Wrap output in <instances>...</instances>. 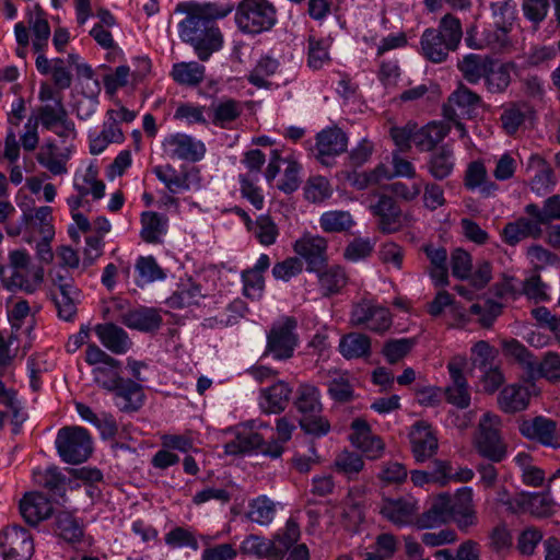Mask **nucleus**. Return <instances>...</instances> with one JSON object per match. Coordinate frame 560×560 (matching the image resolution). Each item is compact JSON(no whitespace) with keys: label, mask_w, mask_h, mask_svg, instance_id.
Returning <instances> with one entry per match:
<instances>
[{"label":"nucleus","mask_w":560,"mask_h":560,"mask_svg":"<svg viewBox=\"0 0 560 560\" xmlns=\"http://www.w3.org/2000/svg\"><path fill=\"white\" fill-rule=\"evenodd\" d=\"M187 16L179 24L180 37L191 43L199 59L207 60L209 56L221 48L222 35L218 27L211 24L189 3Z\"/></svg>","instance_id":"1"},{"label":"nucleus","mask_w":560,"mask_h":560,"mask_svg":"<svg viewBox=\"0 0 560 560\" xmlns=\"http://www.w3.org/2000/svg\"><path fill=\"white\" fill-rule=\"evenodd\" d=\"M277 10L268 0H242L235 12V23L244 34L257 35L272 28Z\"/></svg>","instance_id":"2"},{"label":"nucleus","mask_w":560,"mask_h":560,"mask_svg":"<svg viewBox=\"0 0 560 560\" xmlns=\"http://www.w3.org/2000/svg\"><path fill=\"white\" fill-rule=\"evenodd\" d=\"M500 427L501 418L486 412L479 420L472 441L477 453L492 463H500L506 456V445L500 435Z\"/></svg>","instance_id":"3"},{"label":"nucleus","mask_w":560,"mask_h":560,"mask_svg":"<svg viewBox=\"0 0 560 560\" xmlns=\"http://www.w3.org/2000/svg\"><path fill=\"white\" fill-rule=\"evenodd\" d=\"M56 447L61 459L68 464L85 462L92 453L89 432L81 427H65L58 431Z\"/></svg>","instance_id":"4"},{"label":"nucleus","mask_w":560,"mask_h":560,"mask_svg":"<svg viewBox=\"0 0 560 560\" xmlns=\"http://www.w3.org/2000/svg\"><path fill=\"white\" fill-rule=\"evenodd\" d=\"M349 323L353 327H365L375 332H384L392 325L390 313L371 299L363 298L352 304Z\"/></svg>","instance_id":"5"},{"label":"nucleus","mask_w":560,"mask_h":560,"mask_svg":"<svg viewBox=\"0 0 560 560\" xmlns=\"http://www.w3.org/2000/svg\"><path fill=\"white\" fill-rule=\"evenodd\" d=\"M295 328L296 322L291 317L273 324L267 335L265 353L271 354L276 360L290 359L299 340Z\"/></svg>","instance_id":"6"},{"label":"nucleus","mask_w":560,"mask_h":560,"mask_svg":"<svg viewBox=\"0 0 560 560\" xmlns=\"http://www.w3.org/2000/svg\"><path fill=\"white\" fill-rule=\"evenodd\" d=\"M0 552L4 560H30L34 553V544L28 530L19 525L2 530Z\"/></svg>","instance_id":"7"},{"label":"nucleus","mask_w":560,"mask_h":560,"mask_svg":"<svg viewBox=\"0 0 560 560\" xmlns=\"http://www.w3.org/2000/svg\"><path fill=\"white\" fill-rule=\"evenodd\" d=\"M482 107L481 97L460 84L448 97L444 114L448 119L475 118Z\"/></svg>","instance_id":"8"},{"label":"nucleus","mask_w":560,"mask_h":560,"mask_svg":"<svg viewBox=\"0 0 560 560\" xmlns=\"http://www.w3.org/2000/svg\"><path fill=\"white\" fill-rule=\"evenodd\" d=\"M162 147L164 153L173 160L198 162L206 153L205 144L186 133H174L167 136Z\"/></svg>","instance_id":"9"},{"label":"nucleus","mask_w":560,"mask_h":560,"mask_svg":"<svg viewBox=\"0 0 560 560\" xmlns=\"http://www.w3.org/2000/svg\"><path fill=\"white\" fill-rule=\"evenodd\" d=\"M520 432L523 436L534 440L544 446L560 447V431L556 421L541 416L520 423Z\"/></svg>","instance_id":"10"},{"label":"nucleus","mask_w":560,"mask_h":560,"mask_svg":"<svg viewBox=\"0 0 560 560\" xmlns=\"http://www.w3.org/2000/svg\"><path fill=\"white\" fill-rule=\"evenodd\" d=\"M466 364L465 357H455L447 364L452 385L445 389L446 400L462 409L467 408L470 404L468 383L463 374Z\"/></svg>","instance_id":"11"},{"label":"nucleus","mask_w":560,"mask_h":560,"mask_svg":"<svg viewBox=\"0 0 560 560\" xmlns=\"http://www.w3.org/2000/svg\"><path fill=\"white\" fill-rule=\"evenodd\" d=\"M348 138L338 127H329L316 136V158L326 166L331 165L335 156L347 150Z\"/></svg>","instance_id":"12"},{"label":"nucleus","mask_w":560,"mask_h":560,"mask_svg":"<svg viewBox=\"0 0 560 560\" xmlns=\"http://www.w3.org/2000/svg\"><path fill=\"white\" fill-rule=\"evenodd\" d=\"M295 253L306 261V270L318 271L327 262V241L322 236L306 234L294 244Z\"/></svg>","instance_id":"13"},{"label":"nucleus","mask_w":560,"mask_h":560,"mask_svg":"<svg viewBox=\"0 0 560 560\" xmlns=\"http://www.w3.org/2000/svg\"><path fill=\"white\" fill-rule=\"evenodd\" d=\"M270 430L268 423L260 420H249L243 424V430L240 431L236 438L224 445L226 454L237 455L261 447L264 445V435L257 430Z\"/></svg>","instance_id":"14"},{"label":"nucleus","mask_w":560,"mask_h":560,"mask_svg":"<svg viewBox=\"0 0 560 560\" xmlns=\"http://www.w3.org/2000/svg\"><path fill=\"white\" fill-rule=\"evenodd\" d=\"M411 451L418 463L430 459L438 451V439L431 425L423 420L417 421L409 432Z\"/></svg>","instance_id":"15"},{"label":"nucleus","mask_w":560,"mask_h":560,"mask_svg":"<svg viewBox=\"0 0 560 560\" xmlns=\"http://www.w3.org/2000/svg\"><path fill=\"white\" fill-rule=\"evenodd\" d=\"M153 173L172 194L179 190H189L191 187L199 188L200 186L199 171L195 167L184 170L182 175H178L172 165H159L153 168Z\"/></svg>","instance_id":"16"},{"label":"nucleus","mask_w":560,"mask_h":560,"mask_svg":"<svg viewBox=\"0 0 560 560\" xmlns=\"http://www.w3.org/2000/svg\"><path fill=\"white\" fill-rule=\"evenodd\" d=\"M451 521L455 522L463 532L478 523L477 513L472 502V491L470 488H463L452 497Z\"/></svg>","instance_id":"17"},{"label":"nucleus","mask_w":560,"mask_h":560,"mask_svg":"<svg viewBox=\"0 0 560 560\" xmlns=\"http://www.w3.org/2000/svg\"><path fill=\"white\" fill-rule=\"evenodd\" d=\"M413 498L384 499L380 513L395 525L410 524L418 512Z\"/></svg>","instance_id":"18"},{"label":"nucleus","mask_w":560,"mask_h":560,"mask_svg":"<svg viewBox=\"0 0 560 560\" xmlns=\"http://www.w3.org/2000/svg\"><path fill=\"white\" fill-rule=\"evenodd\" d=\"M372 213L378 218V229L381 232L390 234L401 228V210L395 200L386 195H382L375 205L371 206Z\"/></svg>","instance_id":"19"},{"label":"nucleus","mask_w":560,"mask_h":560,"mask_svg":"<svg viewBox=\"0 0 560 560\" xmlns=\"http://www.w3.org/2000/svg\"><path fill=\"white\" fill-rule=\"evenodd\" d=\"M20 512L26 523L37 525L52 513V504L40 492L26 493L20 502Z\"/></svg>","instance_id":"20"},{"label":"nucleus","mask_w":560,"mask_h":560,"mask_svg":"<svg viewBox=\"0 0 560 560\" xmlns=\"http://www.w3.org/2000/svg\"><path fill=\"white\" fill-rule=\"evenodd\" d=\"M118 318L128 328L145 332L159 329L162 324L158 311L144 306L121 312Z\"/></svg>","instance_id":"21"},{"label":"nucleus","mask_w":560,"mask_h":560,"mask_svg":"<svg viewBox=\"0 0 560 560\" xmlns=\"http://www.w3.org/2000/svg\"><path fill=\"white\" fill-rule=\"evenodd\" d=\"M70 155V148L67 147L62 152L57 153L56 142L54 140H48L40 147L36 154V160L39 165L48 170L52 175H62L68 172L67 162L69 161Z\"/></svg>","instance_id":"22"},{"label":"nucleus","mask_w":560,"mask_h":560,"mask_svg":"<svg viewBox=\"0 0 560 560\" xmlns=\"http://www.w3.org/2000/svg\"><path fill=\"white\" fill-rule=\"evenodd\" d=\"M534 385L512 384L505 386L498 396V405L503 412L515 413L527 408Z\"/></svg>","instance_id":"23"},{"label":"nucleus","mask_w":560,"mask_h":560,"mask_svg":"<svg viewBox=\"0 0 560 560\" xmlns=\"http://www.w3.org/2000/svg\"><path fill=\"white\" fill-rule=\"evenodd\" d=\"M292 394V388L288 383L278 381L273 385L261 389L260 407L266 413L282 412Z\"/></svg>","instance_id":"24"},{"label":"nucleus","mask_w":560,"mask_h":560,"mask_svg":"<svg viewBox=\"0 0 560 560\" xmlns=\"http://www.w3.org/2000/svg\"><path fill=\"white\" fill-rule=\"evenodd\" d=\"M541 234V226L536 219L521 218L508 223L501 235L506 244L514 246L527 237L538 238Z\"/></svg>","instance_id":"25"},{"label":"nucleus","mask_w":560,"mask_h":560,"mask_svg":"<svg viewBox=\"0 0 560 560\" xmlns=\"http://www.w3.org/2000/svg\"><path fill=\"white\" fill-rule=\"evenodd\" d=\"M452 497L441 493L432 499L429 509L418 518L420 527L430 528L451 521Z\"/></svg>","instance_id":"26"},{"label":"nucleus","mask_w":560,"mask_h":560,"mask_svg":"<svg viewBox=\"0 0 560 560\" xmlns=\"http://www.w3.org/2000/svg\"><path fill=\"white\" fill-rule=\"evenodd\" d=\"M95 332L103 346L113 353H126L131 346V341L127 332L121 327L113 323L97 325L95 327Z\"/></svg>","instance_id":"27"},{"label":"nucleus","mask_w":560,"mask_h":560,"mask_svg":"<svg viewBox=\"0 0 560 560\" xmlns=\"http://www.w3.org/2000/svg\"><path fill=\"white\" fill-rule=\"evenodd\" d=\"M314 272L317 275L322 294L326 298L340 293L348 283V275L339 265L329 267L326 265L323 269Z\"/></svg>","instance_id":"28"},{"label":"nucleus","mask_w":560,"mask_h":560,"mask_svg":"<svg viewBox=\"0 0 560 560\" xmlns=\"http://www.w3.org/2000/svg\"><path fill=\"white\" fill-rule=\"evenodd\" d=\"M124 139V133L118 124H116L114 110L109 109L107 112V120L104 122L102 131L90 139V152L92 154H100L105 151L108 144L121 143Z\"/></svg>","instance_id":"29"},{"label":"nucleus","mask_w":560,"mask_h":560,"mask_svg":"<svg viewBox=\"0 0 560 560\" xmlns=\"http://www.w3.org/2000/svg\"><path fill=\"white\" fill-rule=\"evenodd\" d=\"M293 406L303 416L319 415L323 410L319 389L310 383H301L293 400Z\"/></svg>","instance_id":"30"},{"label":"nucleus","mask_w":560,"mask_h":560,"mask_svg":"<svg viewBox=\"0 0 560 560\" xmlns=\"http://www.w3.org/2000/svg\"><path fill=\"white\" fill-rule=\"evenodd\" d=\"M113 392L116 394V405L122 411H136L142 406V387L135 381L121 378Z\"/></svg>","instance_id":"31"},{"label":"nucleus","mask_w":560,"mask_h":560,"mask_svg":"<svg viewBox=\"0 0 560 560\" xmlns=\"http://www.w3.org/2000/svg\"><path fill=\"white\" fill-rule=\"evenodd\" d=\"M421 54L434 63L444 62L448 54L454 51L436 33L427 28L420 38Z\"/></svg>","instance_id":"32"},{"label":"nucleus","mask_w":560,"mask_h":560,"mask_svg":"<svg viewBox=\"0 0 560 560\" xmlns=\"http://www.w3.org/2000/svg\"><path fill=\"white\" fill-rule=\"evenodd\" d=\"M491 61L489 56L468 54L458 61L457 68L467 82L476 84L486 78Z\"/></svg>","instance_id":"33"},{"label":"nucleus","mask_w":560,"mask_h":560,"mask_svg":"<svg viewBox=\"0 0 560 560\" xmlns=\"http://www.w3.org/2000/svg\"><path fill=\"white\" fill-rule=\"evenodd\" d=\"M167 231V218L154 211L141 214V238L151 244L161 243V237Z\"/></svg>","instance_id":"34"},{"label":"nucleus","mask_w":560,"mask_h":560,"mask_svg":"<svg viewBox=\"0 0 560 560\" xmlns=\"http://www.w3.org/2000/svg\"><path fill=\"white\" fill-rule=\"evenodd\" d=\"M515 69L513 62H498L494 59L485 78L487 89L491 93L504 92L511 83V72Z\"/></svg>","instance_id":"35"},{"label":"nucleus","mask_w":560,"mask_h":560,"mask_svg":"<svg viewBox=\"0 0 560 560\" xmlns=\"http://www.w3.org/2000/svg\"><path fill=\"white\" fill-rule=\"evenodd\" d=\"M527 172H533L534 175L530 179L532 189L538 194L546 191L553 185V172L549 164L538 154L529 156L527 162Z\"/></svg>","instance_id":"36"},{"label":"nucleus","mask_w":560,"mask_h":560,"mask_svg":"<svg viewBox=\"0 0 560 560\" xmlns=\"http://www.w3.org/2000/svg\"><path fill=\"white\" fill-rule=\"evenodd\" d=\"M339 350L346 359L368 357L371 352V339L364 334L350 332L341 338Z\"/></svg>","instance_id":"37"},{"label":"nucleus","mask_w":560,"mask_h":560,"mask_svg":"<svg viewBox=\"0 0 560 560\" xmlns=\"http://www.w3.org/2000/svg\"><path fill=\"white\" fill-rule=\"evenodd\" d=\"M431 30L435 31L454 51L458 48L463 38V27L458 18L447 13L440 20L438 27Z\"/></svg>","instance_id":"38"},{"label":"nucleus","mask_w":560,"mask_h":560,"mask_svg":"<svg viewBox=\"0 0 560 560\" xmlns=\"http://www.w3.org/2000/svg\"><path fill=\"white\" fill-rule=\"evenodd\" d=\"M454 164L453 151L441 147L431 154L428 171L435 179L443 180L451 175Z\"/></svg>","instance_id":"39"},{"label":"nucleus","mask_w":560,"mask_h":560,"mask_svg":"<svg viewBox=\"0 0 560 560\" xmlns=\"http://www.w3.org/2000/svg\"><path fill=\"white\" fill-rule=\"evenodd\" d=\"M525 212L536 219L540 225L560 220V195H553L544 201L542 208L535 203L525 207Z\"/></svg>","instance_id":"40"},{"label":"nucleus","mask_w":560,"mask_h":560,"mask_svg":"<svg viewBox=\"0 0 560 560\" xmlns=\"http://www.w3.org/2000/svg\"><path fill=\"white\" fill-rule=\"evenodd\" d=\"M98 170L95 165L91 164L86 167L82 175V183L79 179L74 180V189L81 196L92 195L94 199H101L105 194V184L97 178Z\"/></svg>","instance_id":"41"},{"label":"nucleus","mask_w":560,"mask_h":560,"mask_svg":"<svg viewBox=\"0 0 560 560\" xmlns=\"http://www.w3.org/2000/svg\"><path fill=\"white\" fill-rule=\"evenodd\" d=\"M319 225L327 233H342L354 225V220L348 211L331 210L320 215Z\"/></svg>","instance_id":"42"},{"label":"nucleus","mask_w":560,"mask_h":560,"mask_svg":"<svg viewBox=\"0 0 560 560\" xmlns=\"http://www.w3.org/2000/svg\"><path fill=\"white\" fill-rule=\"evenodd\" d=\"M330 380L327 383L329 396L338 402H348L353 398V386L346 372H329Z\"/></svg>","instance_id":"43"},{"label":"nucleus","mask_w":560,"mask_h":560,"mask_svg":"<svg viewBox=\"0 0 560 560\" xmlns=\"http://www.w3.org/2000/svg\"><path fill=\"white\" fill-rule=\"evenodd\" d=\"M81 291L73 289L65 292H52V299L58 311V316L66 320H73L77 315V304L80 303Z\"/></svg>","instance_id":"44"},{"label":"nucleus","mask_w":560,"mask_h":560,"mask_svg":"<svg viewBox=\"0 0 560 560\" xmlns=\"http://www.w3.org/2000/svg\"><path fill=\"white\" fill-rule=\"evenodd\" d=\"M35 9L36 15H31L28 23L33 34V49L35 52H40L48 45L50 26L39 5H36Z\"/></svg>","instance_id":"45"},{"label":"nucleus","mask_w":560,"mask_h":560,"mask_svg":"<svg viewBox=\"0 0 560 560\" xmlns=\"http://www.w3.org/2000/svg\"><path fill=\"white\" fill-rule=\"evenodd\" d=\"M32 117L37 118V124L40 122L43 128L48 130L58 127L69 115L63 102L58 101L57 104H43L38 107L37 115Z\"/></svg>","instance_id":"46"},{"label":"nucleus","mask_w":560,"mask_h":560,"mask_svg":"<svg viewBox=\"0 0 560 560\" xmlns=\"http://www.w3.org/2000/svg\"><path fill=\"white\" fill-rule=\"evenodd\" d=\"M52 210L48 206L39 207L34 214L24 213V220L30 223L31 229L46 238L55 236L52 225Z\"/></svg>","instance_id":"47"},{"label":"nucleus","mask_w":560,"mask_h":560,"mask_svg":"<svg viewBox=\"0 0 560 560\" xmlns=\"http://www.w3.org/2000/svg\"><path fill=\"white\" fill-rule=\"evenodd\" d=\"M528 376L545 377L549 381H557L560 378V355L553 352H549L545 355L542 361H534Z\"/></svg>","instance_id":"48"},{"label":"nucleus","mask_w":560,"mask_h":560,"mask_svg":"<svg viewBox=\"0 0 560 560\" xmlns=\"http://www.w3.org/2000/svg\"><path fill=\"white\" fill-rule=\"evenodd\" d=\"M173 79L187 85H197L205 78V67L198 62H180L173 66Z\"/></svg>","instance_id":"49"},{"label":"nucleus","mask_w":560,"mask_h":560,"mask_svg":"<svg viewBox=\"0 0 560 560\" xmlns=\"http://www.w3.org/2000/svg\"><path fill=\"white\" fill-rule=\"evenodd\" d=\"M56 532L68 542H75L83 536L82 526L69 512H59L56 518Z\"/></svg>","instance_id":"50"},{"label":"nucleus","mask_w":560,"mask_h":560,"mask_svg":"<svg viewBox=\"0 0 560 560\" xmlns=\"http://www.w3.org/2000/svg\"><path fill=\"white\" fill-rule=\"evenodd\" d=\"M276 508L275 503L266 495H260L249 503L248 518L259 525H268L272 522Z\"/></svg>","instance_id":"51"},{"label":"nucleus","mask_w":560,"mask_h":560,"mask_svg":"<svg viewBox=\"0 0 560 560\" xmlns=\"http://www.w3.org/2000/svg\"><path fill=\"white\" fill-rule=\"evenodd\" d=\"M435 560H480V547L474 540L464 541L456 553L450 549H440L434 553Z\"/></svg>","instance_id":"52"},{"label":"nucleus","mask_w":560,"mask_h":560,"mask_svg":"<svg viewBox=\"0 0 560 560\" xmlns=\"http://www.w3.org/2000/svg\"><path fill=\"white\" fill-rule=\"evenodd\" d=\"M196 12L213 24L218 19H223L234 10V4L230 0L206 2V3H190Z\"/></svg>","instance_id":"53"},{"label":"nucleus","mask_w":560,"mask_h":560,"mask_svg":"<svg viewBox=\"0 0 560 560\" xmlns=\"http://www.w3.org/2000/svg\"><path fill=\"white\" fill-rule=\"evenodd\" d=\"M34 479L36 483L55 494L62 495L65 493L66 478L56 467H49L45 471H36Z\"/></svg>","instance_id":"54"},{"label":"nucleus","mask_w":560,"mask_h":560,"mask_svg":"<svg viewBox=\"0 0 560 560\" xmlns=\"http://www.w3.org/2000/svg\"><path fill=\"white\" fill-rule=\"evenodd\" d=\"M213 112V124L220 127H224L226 124L235 120L241 115L242 106L240 102L229 98L214 105Z\"/></svg>","instance_id":"55"},{"label":"nucleus","mask_w":560,"mask_h":560,"mask_svg":"<svg viewBox=\"0 0 560 560\" xmlns=\"http://www.w3.org/2000/svg\"><path fill=\"white\" fill-rule=\"evenodd\" d=\"M415 346V341L409 338L390 339L385 342L382 353L389 364H395L404 359Z\"/></svg>","instance_id":"56"},{"label":"nucleus","mask_w":560,"mask_h":560,"mask_svg":"<svg viewBox=\"0 0 560 560\" xmlns=\"http://www.w3.org/2000/svg\"><path fill=\"white\" fill-rule=\"evenodd\" d=\"M328 48L329 42L327 39H317L314 36H310L308 66L315 70L323 68L330 60Z\"/></svg>","instance_id":"57"},{"label":"nucleus","mask_w":560,"mask_h":560,"mask_svg":"<svg viewBox=\"0 0 560 560\" xmlns=\"http://www.w3.org/2000/svg\"><path fill=\"white\" fill-rule=\"evenodd\" d=\"M501 312L502 304L493 300H487L483 304L476 303L470 306V313L478 316L479 324L485 328H490Z\"/></svg>","instance_id":"58"},{"label":"nucleus","mask_w":560,"mask_h":560,"mask_svg":"<svg viewBox=\"0 0 560 560\" xmlns=\"http://www.w3.org/2000/svg\"><path fill=\"white\" fill-rule=\"evenodd\" d=\"M241 551L244 555L272 560L270 540L257 535L247 536L241 545Z\"/></svg>","instance_id":"59"},{"label":"nucleus","mask_w":560,"mask_h":560,"mask_svg":"<svg viewBox=\"0 0 560 560\" xmlns=\"http://www.w3.org/2000/svg\"><path fill=\"white\" fill-rule=\"evenodd\" d=\"M120 364H103L93 369L92 374L94 382L103 388L112 392L122 378L119 373Z\"/></svg>","instance_id":"60"},{"label":"nucleus","mask_w":560,"mask_h":560,"mask_svg":"<svg viewBox=\"0 0 560 560\" xmlns=\"http://www.w3.org/2000/svg\"><path fill=\"white\" fill-rule=\"evenodd\" d=\"M529 107L526 104H514L504 109L501 115L503 128L509 135L514 133L525 121Z\"/></svg>","instance_id":"61"},{"label":"nucleus","mask_w":560,"mask_h":560,"mask_svg":"<svg viewBox=\"0 0 560 560\" xmlns=\"http://www.w3.org/2000/svg\"><path fill=\"white\" fill-rule=\"evenodd\" d=\"M494 26L501 30H511L515 19V7L511 0H501L491 4Z\"/></svg>","instance_id":"62"},{"label":"nucleus","mask_w":560,"mask_h":560,"mask_svg":"<svg viewBox=\"0 0 560 560\" xmlns=\"http://www.w3.org/2000/svg\"><path fill=\"white\" fill-rule=\"evenodd\" d=\"M364 466L362 457L354 452L343 451L335 459V467L338 471L351 477L359 474Z\"/></svg>","instance_id":"63"},{"label":"nucleus","mask_w":560,"mask_h":560,"mask_svg":"<svg viewBox=\"0 0 560 560\" xmlns=\"http://www.w3.org/2000/svg\"><path fill=\"white\" fill-rule=\"evenodd\" d=\"M452 273L458 279H468L471 275L472 260L468 252L456 248L451 254Z\"/></svg>","instance_id":"64"}]
</instances>
